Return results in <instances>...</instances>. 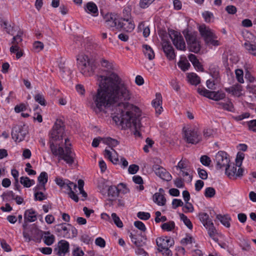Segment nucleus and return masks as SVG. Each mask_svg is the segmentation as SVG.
<instances>
[{
  "label": "nucleus",
  "mask_w": 256,
  "mask_h": 256,
  "mask_svg": "<svg viewBox=\"0 0 256 256\" xmlns=\"http://www.w3.org/2000/svg\"><path fill=\"white\" fill-rule=\"evenodd\" d=\"M98 88L93 96L96 112L108 108L116 124L134 128L137 132L141 127L138 108L129 103L132 92L128 85L116 72L98 76Z\"/></svg>",
  "instance_id": "1"
},
{
  "label": "nucleus",
  "mask_w": 256,
  "mask_h": 256,
  "mask_svg": "<svg viewBox=\"0 0 256 256\" xmlns=\"http://www.w3.org/2000/svg\"><path fill=\"white\" fill-rule=\"evenodd\" d=\"M65 136L64 128L61 121L56 122L50 132V148L52 153L58 156V160H64L69 165H72L74 162V154L72 152L71 148L66 143L69 141L68 138H65L66 146L64 149L61 146L58 148L54 144V142H60Z\"/></svg>",
  "instance_id": "2"
},
{
  "label": "nucleus",
  "mask_w": 256,
  "mask_h": 256,
  "mask_svg": "<svg viewBox=\"0 0 256 256\" xmlns=\"http://www.w3.org/2000/svg\"><path fill=\"white\" fill-rule=\"evenodd\" d=\"M183 34L186 40L188 50L194 53L199 52L201 46L200 42L196 38V34L186 30L183 31Z\"/></svg>",
  "instance_id": "3"
},
{
  "label": "nucleus",
  "mask_w": 256,
  "mask_h": 256,
  "mask_svg": "<svg viewBox=\"0 0 256 256\" xmlns=\"http://www.w3.org/2000/svg\"><path fill=\"white\" fill-rule=\"evenodd\" d=\"M22 226L24 228L22 234L26 242H30L32 240L36 242L40 241L42 234L39 232L38 230L34 228H28L27 224H23Z\"/></svg>",
  "instance_id": "4"
},
{
  "label": "nucleus",
  "mask_w": 256,
  "mask_h": 256,
  "mask_svg": "<svg viewBox=\"0 0 256 256\" xmlns=\"http://www.w3.org/2000/svg\"><path fill=\"white\" fill-rule=\"evenodd\" d=\"M169 36L174 45L179 50H186V44L180 32L174 30H170L168 32Z\"/></svg>",
  "instance_id": "5"
},
{
  "label": "nucleus",
  "mask_w": 256,
  "mask_h": 256,
  "mask_svg": "<svg viewBox=\"0 0 256 256\" xmlns=\"http://www.w3.org/2000/svg\"><path fill=\"white\" fill-rule=\"evenodd\" d=\"M127 12V17L124 18L119 22L120 30H122L128 32H132L135 28L133 20L130 18V13L129 10H125L124 13Z\"/></svg>",
  "instance_id": "6"
},
{
  "label": "nucleus",
  "mask_w": 256,
  "mask_h": 256,
  "mask_svg": "<svg viewBox=\"0 0 256 256\" xmlns=\"http://www.w3.org/2000/svg\"><path fill=\"white\" fill-rule=\"evenodd\" d=\"M28 132L25 126H16L12 129V136L15 142H20L24 140Z\"/></svg>",
  "instance_id": "7"
},
{
  "label": "nucleus",
  "mask_w": 256,
  "mask_h": 256,
  "mask_svg": "<svg viewBox=\"0 0 256 256\" xmlns=\"http://www.w3.org/2000/svg\"><path fill=\"white\" fill-rule=\"evenodd\" d=\"M237 165L234 163H230L225 168L226 174L230 179H236L237 178L242 177L243 175L244 170L239 167L237 170Z\"/></svg>",
  "instance_id": "8"
},
{
  "label": "nucleus",
  "mask_w": 256,
  "mask_h": 256,
  "mask_svg": "<svg viewBox=\"0 0 256 256\" xmlns=\"http://www.w3.org/2000/svg\"><path fill=\"white\" fill-rule=\"evenodd\" d=\"M215 161L216 168L221 169L223 168H226L230 164V160L226 152L220 151L216 155Z\"/></svg>",
  "instance_id": "9"
},
{
  "label": "nucleus",
  "mask_w": 256,
  "mask_h": 256,
  "mask_svg": "<svg viewBox=\"0 0 256 256\" xmlns=\"http://www.w3.org/2000/svg\"><path fill=\"white\" fill-rule=\"evenodd\" d=\"M106 26L108 28H112V30H120V20H118L116 18V15L108 13L106 14L104 17Z\"/></svg>",
  "instance_id": "10"
},
{
  "label": "nucleus",
  "mask_w": 256,
  "mask_h": 256,
  "mask_svg": "<svg viewBox=\"0 0 256 256\" xmlns=\"http://www.w3.org/2000/svg\"><path fill=\"white\" fill-rule=\"evenodd\" d=\"M156 244L158 251L162 252L164 249L170 248L174 244V240L170 237H160L156 239Z\"/></svg>",
  "instance_id": "11"
},
{
  "label": "nucleus",
  "mask_w": 256,
  "mask_h": 256,
  "mask_svg": "<svg viewBox=\"0 0 256 256\" xmlns=\"http://www.w3.org/2000/svg\"><path fill=\"white\" fill-rule=\"evenodd\" d=\"M185 139L188 143L194 144L200 140V138L195 130H188L185 131Z\"/></svg>",
  "instance_id": "12"
},
{
  "label": "nucleus",
  "mask_w": 256,
  "mask_h": 256,
  "mask_svg": "<svg viewBox=\"0 0 256 256\" xmlns=\"http://www.w3.org/2000/svg\"><path fill=\"white\" fill-rule=\"evenodd\" d=\"M69 251V244L65 240H61L58 243L57 247L54 248V252L59 256H64Z\"/></svg>",
  "instance_id": "13"
},
{
  "label": "nucleus",
  "mask_w": 256,
  "mask_h": 256,
  "mask_svg": "<svg viewBox=\"0 0 256 256\" xmlns=\"http://www.w3.org/2000/svg\"><path fill=\"white\" fill-rule=\"evenodd\" d=\"M155 174L162 179L170 181L172 180V176L166 170L158 165H154L152 168Z\"/></svg>",
  "instance_id": "14"
},
{
  "label": "nucleus",
  "mask_w": 256,
  "mask_h": 256,
  "mask_svg": "<svg viewBox=\"0 0 256 256\" xmlns=\"http://www.w3.org/2000/svg\"><path fill=\"white\" fill-rule=\"evenodd\" d=\"M96 68V66L94 62L90 60L85 66L81 68V72L86 76H90L94 74Z\"/></svg>",
  "instance_id": "15"
},
{
  "label": "nucleus",
  "mask_w": 256,
  "mask_h": 256,
  "mask_svg": "<svg viewBox=\"0 0 256 256\" xmlns=\"http://www.w3.org/2000/svg\"><path fill=\"white\" fill-rule=\"evenodd\" d=\"M162 48L166 57L170 60H174L176 57L174 50L172 45L168 42H164Z\"/></svg>",
  "instance_id": "16"
},
{
  "label": "nucleus",
  "mask_w": 256,
  "mask_h": 256,
  "mask_svg": "<svg viewBox=\"0 0 256 256\" xmlns=\"http://www.w3.org/2000/svg\"><path fill=\"white\" fill-rule=\"evenodd\" d=\"M162 96L160 94L156 93V98L152 102V104L155 108L156 112L157 114H161L162 110Z\"/></svg>",
  "instance_id": "17"
},
{
  "label": "nucleus",
  "mask_w": 256,
  "mask_h": 256,
  "mask_svg": "<svg viewBox=\"0 0 256 256\" xmlns=\"http://www.w3.org/2000/svg\"><path fill=\"white\" fill-rule=\"evenodd\" d=\"M198 30L204 40H206L207 38H208L214 34L213 30H212L209 27L206 26L205 24L200 26L198 28Z\"/></svg>",
  "instance_id": "18"
},
{
  "label": "nucleus",
  "mask_w": 256,
  "mask_h": 256,
  "mask_svg": "<svg viewBox=\"0 0 256 256\" xmlns=\"http://www.w3.org/2000/svg\"><path fill=\"white\" fill-rule=\"evenodd\" d=\"M226 90L236 96H240L242 95V87L239 84H236L230 88H226Z\"/></svg>",
  "instance_id": "19"
},
{
  "label": "nucleus",
  "mask_w": 256,
  "mask_h": 256,
  "mask_svg": "<svg viewBox=\"0 0 256 256\" xmlns=\"http://www.w3.org/2000/svg\"><path fill=\"white\" fill-rule=\"evenodd\" d=\"M68 189L70 190L68 192L69 196L76 202H78V196L74 193V190H76L77 186L76 184L69 182L66 184Z\"/></svg>",
  "instance_id": "20"
},
{
  "label": "nucleus",
  "mask_w": 256,
  "mask_h": 256,
  "mask_svg": "<svg viewBox=\"0 0 256 256\" xmlns=\"http://www.w3.org/2000/svg\"><path fill=\"white\" fill-rule=\"evenodd\" d=\"M84 9L88 14H91L94 16H96L98 14V7L94 2H88Z\"/></svg>",
  "instance_id": "21"
},
{
  "label": "nucleus",
  "mask_w": 256,
  "mask_h": 256,
  "mask_svg": "<svg viewBox=\"0 0 256 256\" xmlns=\"http://www.w3.org/2000/svg\"><path fill=\"white\" fill-rule=\"evenodd\" d=\"M130 237L132 241L138 247L142 246L145 244V242L143 240H146L144 236H142L141 238H139L138 236L136 234L130 232Z\"/></svg>",
  "instance_id": "22"
},
{
  "label": "nucleus",
  "mask_w": 256,
  "mask_h": 256,
  "mask_svg": "<svg viewBox=\"0 0 256 256\" xmlns=\"http://www.w3.org/2000/svg\"><path fill=\"white\" fill-rule=\"evenodd\" d=\"M204 226L208 230L209 236L215 241H217L218 240V238H214L217 234V232L213 222H209L208 224H206V226Z\"/></svg>",
  "instance_id": "23"
},
{
  "label": "nucleus",
  "mask_w": 256,
  "mask_h": 256,
  "mask_svg": "<svg viewBox=\"0 0 256 256\" xmlns=\"http://www.w3.org/2000/svg\"><path fill=\"white\" fill-rule=\"evenodd\" d=\"M24 220H27L29 222H35L36 219V212L32 209L26 210L24 214Z\"/></svg>",
  "instance_id": "24"
},
{
  "label": "nucleus",
  "mask_w": 256,
  "mask_h": 256,
  "mask_svg": "<svg viewBox=\"0 0 256 256\" xmlns=\"http://www.w3.org/2000/svg\"><path fill=\"white\" fill-rule=\"evenodd\" d=\"M108 196L110 200L116 199L119 195L120 190L116 186H110L107 190Z\"/></svg>",
  "instance_id": "25"
},
{
  "label": "nucleus",
  "mask_w": 256,
  "mask_h": 256,
  "mask_svg": "<svg viewBox=\"0 0 256 256\" xmlns=\"http://www.w3.org/2000/svg\"><path fill=\"white\" fill-rule=\"evenodd\" d=\"M68 226L70 225L65 223L58 224L55 226V230L56 232L60 233L64 237H66L68 233V230L67 227Z\"/></svg>",
  "instance_id": "26"
},
{
  "label": "nucleus",
  "mask_w": 256,
  "mask_h": 256,
  "mask_svg": "<svg viewBox=\"0 0 256 256\" xmlns=\"http://www.w3.org/2000/svg\"><path fill=\"white\" fill-rule=\"evenodd\" d=\"M114 153L112 154V152L110 150L106 149L104 150V156L106 157H108V158L114 164H118V158L117 156L116 152L113 150Z\"/></svg>",
  "instance_id": "27"
},
{
  "label": "nucleus",
  "mask_w": 256,
  "mask_h": 256,
  "mask_svg": "<svg viewBox=\"0 0 256 256\" xmlns=\"http://www.w3.org/2000/svg\"><path fill=\"white\" fill-rule=\"evenodd\" d=\"M143 52L146 58L149 60H152L154 58L155 55L152 48L146 44L143 45Z\"/></svg>",
  "instance_id": "28"
},
{
  "label": "nucleus",
  "mask_w": 256,
  "mask_h": 256,
  "mask_svg": "<svg viewBox=\"0 0 256 256\" xmlns=\"http://www.w3.org/2000/svg\"><path fill=\"white\" fill-rule=\"evenodd\" d=\"M78 64L79 68H80L84 66H85L90 60L88 58V56L83 54H80L77 56Z\"/></svg>",
  "instance_id": "29"
},
{
  "label": "nucleus",
  "mask_w": 256,
  "mask_h": 256,
  "mask_svg": "<svg viewBox=\"0 0 256 256\" xmlns=\"http://www.w3.org/2000/svg\"><path fill=\"white\" fill-rule=\"evenodd\" d=\"M225 96V94L221 91H212L209 98L215 101H218L224 99Z\"/></svg>",
  "instance_id": "30"
},
{
  "label": "nucleus",
  "mask_w": 256,
  "mask_h": 256,
  "mask_svg": "<svg viewBox=\"0 0 256 256\" xmlns=\"http://www.w3.org/2000/svg\"><path fill=\"white\" fill-rule=\"evenodd\" d=\"M153 200L158 206H162L166 204V199L163 194L159 192H156L154 195Z\"/></svg>",
  "instance_id": "31"
},
{
  "label": "nucleus",
  "mask_w": 256,
  "mask_h": 256,
  "mask_svg": "<svg viewBox=\"0 0 256 256\" xmlns=\"http://www.w3.org/2000/svg\"><path fill=\"white\" fill-rule=\"evenodd\" d=\"M101 139L103 142L108 145L110 148H111L112 150H114L112 148L116 146L119 144V142L117 140L113 139L110 137H108L106 138Z\"/></svg>",
  "instance_id": "32"
},
{
  "label": "nucleus",
  "mask_w": 256,
  "mask_h": 256,
  "mask_svg": "<svg viewBox=\"0 0 256 256\" xmlns=\"http://www.w3.org/2000/svg\"><path fill=\"white\" fill-rule=\"evenodd\" d=\"M218 218L220 222L225 226L229 228L230 226V218L228 215L222 216V214H218L216 216Z\"/></svg>",
  "instance_id": "33"
},
{
  "label": "nucleus",
  "mask_w": 256,
  "mask_h": 256,
  "mask_svg": "<svg viewBox=\"0 0 256 256\" xmlns=\"http://www.w3.org/2000/svg\"><path fill=\"white\" fill-rule=\"evenodd\" d=\"M189 60L192 64L194 66L200 70H202V66L199 62L196 56L194 54H190L188 56Z\"/></svg>",
  "instance_id": "34"
},
{
  "label": "nucleus",
  "mask_w": 256,
  "mask_h": 256,
  "mask_svg": "<svg viewBox=\"0 0 256 256\" xmlns=\"http://www.w3.org/2000/svg\"><path fill=\"white\" fill-rule=\"evenodd\" d=\"M204 42L206 45L208 46H216L220 45V42L217 40V36L215 34L210 38H207Z\"/></svg>",
  "instance_id": "35"
},
{
  "label": "nucleus",
  "mask_w": 256,
  "mask_h": 256,
  "mask_svg": "<svg viewBox=\"0 0 256 256\" xmlns=\"http://www.w3.org/2000/svg\"><path fill=\"white\" fill-rule=\"evenodd\" d=\"M188 82L193 85H197L200 83V78L194 73L188 74L187 76Z\"/></svg>",
  "instance_id": "36"
},
{
  "label": "nucleus",
  "mask_w": 256,
  "mask_h": 256,
  "mask_svg": "<svg viewBox=\"0 0 256 256\" xmlns=\"http://www.w3.org/2000/svg\"><path fill=\"white\" fill-rule=\"evenodd\" d=\"M100 62L102 66L106 68L108 70H114L115 68L114 64L106 59L102 58Z\"/></svg>",
  "instance_id": "37"
},
{
  "label": "nucleus",
  "mask_w": 256,
  "mask_h": 256,
  "mask_svg": "<svg viewBox=\"0 0 256 256\" xmlns=\"http://www.w3.org/2000/svg\"><path fill=\"white\" fill-rule=\"evenodd\" d=\"M138 31H142L143 36L145 38H147L150 34V30L148 26H145L144 23L141 22L138 26Z\"/></svg>",
  "instance_id": "38"
},
{
  "label": "nucleus",
  "mask_w": 256,
  "mask_h": 256,
  "mask_svg": "<svg viewBox=\"0 0 256 256\" xmlns=\"http://www.w3.org/2000/svg\"><path fill=\"white\" fill-rule=\"evenodd\" d=\"M20 182L26 188H30L34 183V180H30L28 177L22 176L20 178Z\"/></svg>",
  "instance_id": "39"
},
{
  "label": "nucleus",
  "mask_w": 256,
  "mask_h": 256,
  "mask_svg": "<svg viewBox=\"0 0 256 256\" xmlns=\"http://www.w3.org/2000/svg\"><path fill=\"white\" fill-rule=\"evenodd\" d=\"M246 49L248 52L256 56V46L251 44L249 42H246L244 44Z\"/></svg>",
  "instance_id": "40"
},
{
  "label": "nucleus",
  "mask_w": 256,
  "mask_h": 256,
  "mask_svg": "<svg viewBox=\"0 0 256 256\" xmlns=\"http://www.w3.org/2000/svg\"><path fill=\"white\" fill-rule=\"evenodd\" d=\"M198 218L204 226H206V224H208L209 222H212L209 216L205 212H201L199 214Z\"/></svg>",
  "instance_id": "41"
},
{
  "label": "nucleus",
  "mask_w": 256,
  "mask_h": 256,
  "mask_svg": "<svg viewBox=\"0 0 256 256\" xmlns=\"http://www.w3.org/2000/svg\"><path fill=\"white\" fill-rule=\"evenodd\" d=\"M190 169L188 168L187 170L180 172L178 175L184 177L186 180L188 181V182H190L192 180V176L190 175Z\"/></svg>",
  "instance_id": "42"
},
{
  "label": "nucleus",
  "mask_w": 256,
  "mask_h": 256,
  "mask_svg": "<svg viewBox=\"0 0 256 256\" xmlns=\"http://www.w3.org/2000/svg\"><path fill=\"white\" fill-rule=\"evenodd\" d=\"M11 53H16V58H20L22 56L23 53L20 50V46L16 45L12 46L10 50Z\"/></svg>",
  "instance_id": "43"
},
{
  "label": "nucleus",
  "mask_w": 256,
  "mask_h": 256,
  "mask_svg": "<svg viewBox=\"0 0 256 256\" xmlns=\"http://www.w3.org/2000/svg\"><path fill=\"white\" fill-rule=\"evenodd\" d=\"M178 66L183 71H186L188 69L190 64L186 59L181 60L178 64Z\"/></svg>",
  "instance_id": "44"
},
{
  "label": "nucleus",
  "mask_w": 256,
  "mask_h": 256,
  "mask_svg": "<svg viewBox=\"0 0 256 256\" xmlns=\"http://www.w3.org/2000/svg\"><path fill=\"white\" fill-rule=\"evenodd\" d=\"M1 26L3 28L6 32L11 35H14V33L12 32L13 28L10 24H9L6 21L1 22Z\"/></svg>",
  "instance_id": "45"
},
{
  "label": "nucleus",
  "mask_w": 256,
  "mask_h": 256,
  "mask_svg": "<svg viewBox=\"0 0 256 256\" xmlns=\"http://www.w3.org/2000/svg\"><path fill=\"white\" fill-rule=\"evenodd\" d=\"M174 222L173 221H170L163 224L161 228L163 230L169 232L172 230L174 228Z\"/></svg>",
  "instance_id": "46"
},
{
  "label": "nucleus",
  "mask_w": 256,
  "mask_h": 256,
  "mask_svg": "<svg viewBox=\"0 0 256 256\" xmlns=\"http://www.w3.org/2000/svg\"><path fill=\"white\" fill-rule=\"evenodd\" d=\"M42 238L44 243L47 246H51L55 240V237L54 235L44 236Z\"/></svg>",
  "instance_id": "47"
},
{
  "label": "nucleus",
  "mask_w": 256,
  "mask_h": 256,
  "mask_svg": "<svg viewBox=\"0 0 256 256\" xmlns=\"http://www.w3.org/2000/svg\"><path fill=\"white\" fill-rule=\"evenodd\" d=\"M112 220L114 221V224L118 228H122L123 226V224L120 218L117 216L116 213H112Z\"/></svg>",
  "instance_id": "48"
},
{
  "label": "nucleus",
  "mask_w": 256,
  "mask_h": 256,
  "mask_svg": "<svg viewBox=\"0 0 256 256\" xmlns=\"http://www.w3.org/2000/svg\"><path fill=\"white\" fill-rule=\"evenodd\" d=\"M236 77L237 80L241 84H243L244 82V80L243 78L244 76V72L242 70L240 69H236L235 70Z\"/></svg>",
  "instance_id": "49"
},
{
  "label": "nucleus",
  "mask_w": 256,
  "mask_h": 256,
  "mask_svg": "<svg viewBox=\"0 0 256 256\" xmlns=\"http://www.w3.org/2000/svg\"><path fill=\"white\" fill-rule=\"evenodd\" d=\"M180 219L184 222V224L187 226L190 229H192V224L190 220L183 214H180Z\"/></svg>",
  "instance_id": "50"
},
{
  "label": "nucleus",
  "mask_w": 256,
  "mask_h": 256,
  "mask_svg": "<svg viewBox=\"0 0 256 256\" xmlns=\"http://www.w3.org/2000/svg\"><path fill=\"white\" fill-rule=\"evenodd\" d=\"M48 180V176L47 173L44 172H42L38 177V181L39 183L46 184Z\"/></svg>",
  "instance_id": "51"
},
{
  "label": "nucleus",
  "mask_w": 256,
  "mask_h": 256,
  "mask_svg": "<svg viewBox=\"0 0 256 256\" xmlns=\"http://www.w3.org/2000/svg\"><path fill=\"white\" fill-rule=\"evenodd\" d=\"M216 194V190L212 187H208L206 188L204 196L206 198H212Z\"/></svg>",
  "instance_id": "52"
},
{
  "label": "nucleus",
  "mask_w": 256,
  "mask_h": 256,
  "mask_svg": "<svg viewBox=\"0 0 256 256\" xmlns=\"http://www.w3.org/2000/svg\"><path fill=\"white\" fill-rule=\"evenodd\" d=\"M210 76L215 80H217L219 76V72L218 68L214 66H211L210 68Z\"/></svg>",
  "instance_id": "53"
},
{
  "label": "nucleus",
  "mask_w": 256,
  "mask_h": 256,
  "mask_svg": "<svg viewBox=\"0 0 256 256\" xmlns=\"http://www.w3.org/2000/svg\"><path fill=\"white\" fill-rule=\"evenodd\" d=\"M218 104L220 107L224 108V110L228 111H232L233 110V104L230 102H228L227 103L219 102Z\"/></svg>",
  "instance_id": "54"
},
{
  "label": "nucleus",
  "mask_w": 256,
  "mask_h": 256,
  "mask_svg": "<svg viewBox=\"0 0 256 256\" xmlns=\"http://www.w3.org/2000/svg\"><path fill=\"white\" fill-rule=\"evenodd\" d=\"M240 246L244 250H248L250 249V244L248 241L244 238L240 240Z\"/></svg>",
  "instance_id": "55"
},
{
  "label": "nucleus",
  "mask_w": 256,
  "mask_h": 256,
  "mask_svg": "<svg viewBox=\"0 0 256 256\" xmlns=\"http://www.w3.org/2000/svg\"><path fill=\"white\" fill-rule=\"evenodd\" d=\"M176 168L177 170H180V172L188 168L186 162V160H181L178 162V165L176 166Z\"/></svg>",
  "instance_id": "56"
},
{
  "label": "nucleus",
  "mask_w": 256,
  "mask_h": 256,
  "mask_svg": "<svg viewBox=\"0 0 256 256\" xmlns=\"http://www.w3.org/2000/svg\"><path fill=\"white\" fill-rule=\"evenodd\" d=\"M197 92L200 95L209 98V96L212 91L208 90L205 88H198L197 89Z\"/></svg>",
  "instance_id": "57"
},
{
  "label": "nucleus",
  "mask_w": 256,
  "mask_h": 256,
  "mask_svg": "<svg viewBox=\"0 0 256 256\" xmlns=\"http://www.w3.org/2000/svg\"><path fill=\"white\" fill-rule=\"evenodd\" d=\"M47 196L42 192H34V199L36 200L42 201L46 199Z\"/></svg>",
  "instance_id": "58"
},
{
  "label": "nucleus",
  "mask_w": 256,
  "mask_h": 256,
  "mask_svg": "<svg viewBox=\"0 0 256 256\" xmlns=\"http://www.w3.org/2000/svg\"><path fill=\"white\" fill-rule=\"evenodd\" d=\"M184 246H188V245H193V239L190 236H188L182 238L180 242Z\"/></svg>",
  "instance_id": "59"
},
{
  "label": "nucleus",
  "mask_w": 256,
  "mask_h": 256,
  "mask_svg": "<svg viewBox=\"0 0 256 256\" xmlns=\"http://www.w3.org/2000/svg\"><path fill=\"white\" fill-rule=\"evenodd\" d=\"M35 100L42 106L46 105V100L43 95L38 94L34 96Z\"/></svg>",
  "instance_id": "60"
},
{
  "label": "nucleus",
  "mask_w": 256,
  "mask_h": 256,
  "mask_svg": "<svg viewBox=\"0 0 256 256\" xmlns=\"http://www.w3.org/2000/svg\"><path fill=\"white\" fill-rule=\"evenodd\" d=\"M154 2L152 0H140L139 6L142 8H146L148 7Z\"/></svg>",
  "instance_id": "61"
},
{
  "label": "nucleus",
  "mask_w": 256,
  "mask_h": 256,
  "mask_svg": "<svg viewBox=\"0 0 256 256\" xmlns=\"http://www.w3.org/2000/svg\"><path fill=\"white\" fill-rule=\"evenodd\" d=\"M214 134V131L213 129L210 128H206L204 130L203 134L206 138H208L213 136Z\"/></svg>",
  "instance_id": "62"
},
{
  "label": "nucleus",
  "mask_w": 256,
  "mask_h": 256,
  "mask_svg": "<svg viewBox=\"0 0 256 256\" xmlns=\"http://www.w3.org/2000/svg\"><path fill=\"white\" fill-rule=\"evenodd\" d=\"M44 48L43 43L40 41H36L33 44V48L36 52H38L42 50Z\"/></svg>",
  "instance_id": "63"
},
{
  "label": "nucleus",
  "mask_w": 256,
  "mask_h": 256,
  "mask_svg": "<svg viewBox=\"0 0 256 256\" xmlns=\"http://www.w3.org/2000/svg\"><path fill=\"white\" fill-rule=\"evenodd\" d=\"M248 125L250 130L256 132V120L248 122Z\"/></svg>",
  "instance_id": "64"
}]
</instances>
